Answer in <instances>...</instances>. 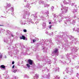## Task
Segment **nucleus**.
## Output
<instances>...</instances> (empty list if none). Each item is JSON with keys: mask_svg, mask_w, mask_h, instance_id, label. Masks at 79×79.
I'll list each match as a JSON object with an SVG mask.
<instances>
[{"mask_svg": "<svg viewBox=\"0 0 79 79\" xmlns=\"http://www.w3.org/2000/svg\"><path fill=\"white\" fill-rule=\"evenodd\" d=\"M27 66L28 68H30L31 67V66H30V65H29V64H27Z\"/></svg>", "mask_w": 79, "mask_h": 79, "instance_id": "obj_5", "label": "nucleus"}, {"mask_svg": "<svg viewBox=\"0 0 79 79\" xmlns=\"http://www.w3.org/2000/svg\"><path fill=\"white\" fill-rule=\"evenodd\" d=\"M15 68V65H13L12 66V68Z\"/></svg>", "mask_w": 79, "mask_h": 79, "instance_id": "obj_12", "label": "nucleus"}, {"mask_svg": "<svg viewBox=\"0 0 79 79\" xmlns=\"http://www.w3.org/2000/svg\"><path fill=\"white\" fill-rule=\"evenodd\" d=\"M57 52H58V49H56L55 50L54 52H53V53H57Z\"/></svg>", "mask_w": 79, "mask_h": 79, "instance_id": "obj_3", "label": "nucleus"}, {"mask_svg": "<svg viewBox=\"0 0 79 79\" xmlns=\"http://www.w3.org/2000/svg\"><path fill=\"white\" fill-rule=\"evenodd\" d=\"M52 25H51V26H49V29H51V28L52 27Z\"/></svg>", "mask_w": 79, "mask_h": 79, "instance_id": "obj_10", "label": "nucleus"}, {"mask_svg": "<svg viewBox=\"0 0 79 79\" xmlns=\"http://www.w3.org/2000/svg\"><path fill=\"white\" fill-rule=\"evenodd\" d=\"M2 58V55H1L0 56V59H1Z\"/></svg>", "mask_w": 79, "mask_h": 79, "instance_id": "obj_9", "label": "nucleus"}, {"mask_svg": "<svg viewBox=\"0 0 79 79\" xmlns=\"http://www.w3.org/2000/svg\"><path fill=\"white\" fill-rule=\"evenodd\" d=\"M17 71V70H15L13 71V72L15 73H16V72Z\"/></svg>", "mask_w": 79, "mask_h": 79, "instance_id": "obj_7", "label": "nucleus"}, {"mask_svg": "<svg viewBox=\"0 0 79 79\" xmlns=\"http://www.w3.org/2000/svg\"><path fill=\"white\" fill-rule=\"evenodd\" d=\"M23 31L24 32H27V30H26V29H24L23 30Z\"/></svg>", "mask_w": 79, "mask_h": 79, "instance_id": "obj_6", "label": "nucleus"}, {"mask_svg": "<svg viewBox=\"0 0 79 79\" xmlns=\"http://www.w3.org/2000/svg\"><path fill=\"white\" fill-rule=\"evenodd\" d=\"M28 62L30 65H32L33 64V60L31 59H29L28 60Z\"/></svg>", "mask_w": 79, "mask_h": 79, "instance_id": "obj_1", "label": "nucleus"}, {"mask_svg": "<svg viewBox=\"0 0 79 79\" xmlns=\"http://www.w3.org/2000/svg\"><path fill=\"white\" fill-rule=\"evenodd\" d=\"M51 23H51V22H50L49 23V24H51Z\"/></svg>", "mask_w": 79, "mask_h": 79, "instance_id": "obj_13", "label": "nucleus"}, {"mask_svg": "<svg viewBox=\"0 0 79 79\" xmlns=\"http://www.w3.org/2000/svg\"><path fill=\"white\" fill-rule=\"evenodd\" d=\"M11 36H12V37H13V35H11Z\"/></svg>", "mask_w": 79, "mask_h": 79, "instance_id": "obj_15", "label": "nucleus"}, {"mask_svg": "<svg viewBox=\"0 0 79 79\" xmlns=\"http://www.w3.org/2000/svg\"><path fill=\"white\" fill-rule=\"evenodd\" d=\"M14 63H15V62L13 61L12 62V64H14Z\"/></svg>", "mask_w": 79, "mask_h": 79, "instance_id": "obj_11", "label": "nucleus"}, {"mask_svg": "<svg viewBox=\"0 0 79 79\" xmlns=\"http://www.w3.org/2000/svg\"><path fill=\"white\" fill-rule=\"evenodd\" d=\"M20 39L21 40L23 39V40H25V39H26V37L24 35H22V37H20Z\"/></svg>", "mask_w": 79, "mask_h": 79, "instance_id": "obj_2", "label": "nucleus"}, {"mask_svg": "<svg viewBox=\"0 0 79 79\" xmlns=\"http://www.w3.org/2000/svg\"><path fill=\"white\" fill-rule=\"evenodd\" d=\"M0 26H3V25H0Z\"/></svg>", "mask_w": 79, "mask_h": 79, "instance_id": "obj_14", "label": "nucleus"}, {"mask_svg": "<svg viewBox=\"0 0 79 79\" xmlns=\"http://www.w3.org/2000/svg\"><path fill=\"white\" fill-rule=\"evenodd\" d=\"M1 68H3L4 69V68H5V66L3 65H2L1 66Z\"/></svg>", "mask_w": 79, "mask_h": 79, "instance_id": "obj_4", "label": "nucleus"}, {"mask_svg": "<svg viewBox=\"0 0 79 79\" xmlns=\"http://www.w3.org/2000/svg\"><path fill=\"white\" fill-rule=\"evenodd\" d=\"M36 40H33V42H34H34H36Z\"/></svg>", "mask_w": 79, "mask_h": 79, "instance_id": "obj_8", "label": "nucleus"}]
</instances>
